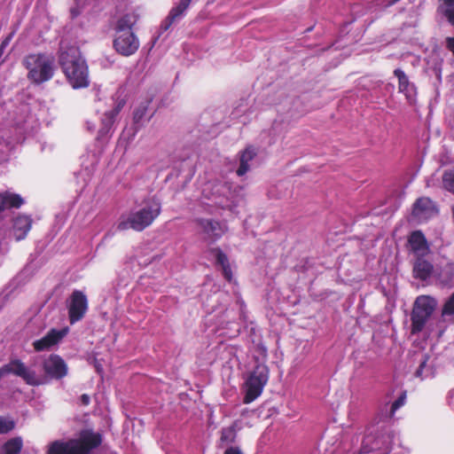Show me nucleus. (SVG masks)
<instances>
[{
	"label": "nucleus",
	"mask_w": 454,
	"mask_h": 454,
	"mask_svg": "<svg viewBox=\"0 0 454 454\" xmlns=\"http://www.w3.org/2000/svg\"><path fill=\"white\" fill-rule=\"evenodd\" d=\"M59 62L68 82L74 89L89 86L88 66L76 49L70 48L60 52Z\"/></svg>",
	"instance_id": "nucleus-1"
},
{
	"label": "nucleus",
	"mask_w": 454,
	"mask_h": 454,
	"mask_svg": "<svg viewBox=\"0 0 454 454\" xmlns=\"http://www.w3.org/2000/svg\"><path fill=\"white\" fill-rule=\"evenodd\" d=\"M54 63V57L45 53H31L23 59V65L28 70V80L37 85L53 77Z\"/></svg>",
	"instance_id": "nucleus-2"
},
{
	"label": "nucleus",
	"mask_w": 454,
	"mask_h": 454,
	"mask_svg": "<svg viewBox=\"0 0 454 454\" xmlns=\"http://www.w3.org/2000/svg\"><path fill=\"white\" fill-rule=\"evenodd\" d=\"M160 204L154 202L131 213L127 220L119 223L118 229L120 231H125L131 228L136 231H142L154 222L160 215Z\"/></svg>",
	"instance_id": "nucleus-3"
},
{
	"label": "nucleus",
	"mask_w": 454,
	"mask_h": 454,
	"mask_svg": "<svg viewBox=\"0 0 454 454\" xmlns=\"http://www.w3.org/2000/svg\"><path fill=\"white\" fill-rule=\"evenodd\" d=\"M436 306V300L429 295L417 297L411 313V333L412 335L419 333L424 329Z\"/></svg>",
	"instance_id": "nucleus-4"
},
{
	"label": "nucleus",
	"mask_w": 454,
	"mask_h": 454,
	"mask_svg": "<svg viewBox=\"0 0 454 454\" xmlns=\"http://www.w3.org/2000/svg\"><path fill=\"white\" fill-rule=\"evenodd\" d=\"M1 372L4 377L6 375H13L22 379V380L28 386L38 387L44 384L43 377L36 374L35 371L29 369L26 364L19 359H11L7 364L0 367Z\"/></svg>",
	"instance_id": "nucleus-5"
},
{
	"label": "nucleus",
	"mask_w": 454,
	"mask_h": 454,
	"mask_svg": "<svg viewBox=\"0 0 454 454\" xmlns=\"http://www.w3.org/2000/svg\"><path fill=\"white\" fill-rule=\"evenodd\" d=\"M268 380L269 370L267 366L262 364L255 366L245 382L246 393L243 403L248 404L259 397Z\"/></svg>",
	"instance_id": "nucleus-6"
},
{
	"label": "nucleus",
	"mask_w": 454,
	"mask_h": 454,
	"mask_svg": "<svg viewBox=\"0 0 454 454\" xmlns=\"http://www.w3.org/2000/svg\"><path fill=\"white\" fill-rule=\"evenodd\" d=\"M89 308L87 296L80 290H74L71 295L68 309V318L71 325L81 321Z\"/></svg>",
	"instance_id": "nucleus-7"
},
{
	"label": "nucleus",
	"mask_w": 454,
	"mask_h": 454,
	"mask_svg": "<svg viewBox=\"0 0 454 454\" xmlns=\"http://www.w3.org/2000/svg\"><path fill=\"white\" fill-rule=\"evenodd\" d=\"M43 370L45 377L43 380L47 382L46 378L51 380H62L67 375L68 368L65 360L57 354H51L47 359L43 362Z\"/></svg>",
	"instance_id": "nucleus-8"
},
{
	"label": "nucleus",
	"mask_w": 454,
	"mask_h": 454,
	"mask_svg": "<svg viewBox=\"0 0 454 454\" xmlns=\"http://www.w3.org/2000/svg\"><path fill=\"white\" fill-rule=\"evenodd\" d=\"M114 47L118 53L130 56L138 50L139 41L134 33H116Z\"/></svg>",
	"instance_id": "nucleus-9"
},
{
	"label": "nucleus",
	"mask_w": 454,
	"mask_h": 454,
	"mask_svg": "<svg viewBox=\"0 0 454 454\" xmlns=\"http://www.w3.org/2000/svg\"><path fill=\"white\" fill-rule=\"evenodd\" d=\"M81 454H90V450L102 443V435L90 430H84L78 439H72Z\"/></svg>",
	"instance_id": "nucleus-10"
},
{
	"label": "nucleus",
	"mask_w": 454,
	"mask_h": 454,
	"mask_svg": "<svg viewBox=\"0 0 454 454\" xmlns=\"http://www.w3.org/2000/svg\"><path fill=\"white\" fill-rule=\"evenodd\" d=\"M408 247L414 257L430 254L429 244L421 231H414L409 235Z\"/></svg>",
	"instance_id": "nucleus-11"
},
{
	"label": "nucleus",
	"mask_w": 454,
	"mask_h": 454,
	"mask_svg": "<svg viewBox=\"0 0 454 454\" xmlns=\"http://www.w3.org/2000/svg\"><path fill=\"white\" fill-rule=\"evenodd\" d=\"M194 222L212 241L221 239L226 231L219 221L214 219L196 218Z\"/></svg>",
	"instance_id": "nucleus-12"
},
{
	"label": "nucleus",
	"mask_w": 454,
	"mask_h": 454,
	"mask_svg": "<svg viewBox=\"0 0 454 454\" xmlns=\"http://www.w3.org/2000/svg\"><path fill=\"white\" fill-rule=\"evenodd\" d=\"M66 330L51 329L43 338L33 342V348L36 352L47 350L58 344L66 335Z\"/></svg>",
	"instance_id": "nucleus-13"
},
{
	"label": "nucleus",
	"mask_w": 454,
	"mask_h": 454,
	"mask_svg": "<svg viewBox=\"0 0 454 454\" xmlns=\"http://www.w3.org/2000/svg\"><path fill=\"white\" fill-rule=\"evenodd\" d=\"M427 255L416 256L412 267L413 278L421 281L427 280L434 272L433 262L427 259Z\"/></svg>",
	"instance_id": "nucleus-14"
},
{
	"label": "nucleus",
	"mask_w": 454,
	"mask_h": 454,
	"mask_svg": "<svg viewBox=\"0 0 454 454\" xmlns=\"http://www.w3.org/2000/svg\"><path fill=\"white\" fill-rule=\"evenodd\" d=\"M123 103L119 102L112 110L104 114L101 118V127L98 129V139H103L110 134L116 117L120 114Z\"/></svg>",
	"instance_id": "nucleus-15"
},
{
	"label": "nucleus",
	"mask_w": 454,
	"mask_h": 454,
	"mask_svg": "<svg viewBox=\"0 0 454 454\" xmlns=\"http://www.w3.org/2000/svg\"><path fill=\"white\" fill-rule=\"evenodd\" d=\"M33 220L25 215H18L13 221V235L16 240L24 239L31 230Z\"/></svg>",
	"instance_id": "nucleus-16"
},
{
	"label": "nucleus",
	"mask_w": 454,
	"mask_h": 454,
	"mask_svg": "<svg viewBox=\"0 0 454 454\" xmlns=\"http://www.w3.org/2000/svg\"><path fill=\"white\" fill-rule=\"evenodd\" d=\"M210 252L215 256V263L222 269L223 278L228 281L231 282L233 278L232 270L229 262L228 256L223 252L220 247H214Z\"/></svg>",
	"instance_id": "nucleus-17"
},
{
	"label": "nucleus",
	"mask_w": 454,
	"mask_h": 454,
	"mask_svg": "<svg viewBox=\"0 0 454 454\" xmlns=\"http://www.w3.org/2000/svg\"><path fill=\"white\" fill-rule=\"evenodd\" d=\"M47 454H81L74 441H55L51 443Z\"/></svg>",
	"instance_id": "nucleus-18"
},
{
	"label": "nucleus",
	"mask_w": 454,
	"mask_h": 454,
	"mask_svg": "<svg viewBox=\"0 0 454 454\" xmlns=\"http://www.w3.org/2000/svg\"><path fill=\"white\" fill-rule=\"evenodd\" d=\"M24 200L20 194L4 192L0 193V213L9 208H20Z\"/></svg>",
	"instance_id": "nucleus-19"
},
{
	"label": "nucleus",
	"mask_w": 454,
	"mask_h": 454,
	"mask_svg": "<svg viewBox=\"0 0 454 454\" xmlns=\"http://www.w3.org/2000/svg\"><path fill=\"white\" fill-rule=\"evenodd\" d=\"M192 1V0H180L179 4L170 10L168 17L161 25L162 28L167 30L176 19L181 17L189 7Z\"/></svg>",
	"instance_id": "nucleus-20"
},
{
	"label": "nucleus",
	"mask_w": 454,
	"mask_h": 454,
	"mask_svg": "<svg viewBox=\"0 0 454 454\" xmlns=\"http://www.w3.org/2000/svg\"><path fill=\"white\" fill-rule=\"evenodd\" d=\"M256 151L253 146H247L239 153V167L236 173L239 176H244L249 170V162L255 157Z\"/></svg>",
	"instance_id": "nucleus-21"
},
{
	"label": "nucleus",
	"mask_w": 454,
	"mask_h": 454,
	"mask_svg": "<svg viewBox=\"0 0 454 454\" xmlns=\"http://www.w3.org/2000/svg\"><path fill=\"white\" fill-rule=\"evenodd\" d=\"M433 209V201L427 197H421L414 202L412 215L416 217H423L428 215Z\"/></svg>",
	"instance_id": "nucleus-22"
},
{
	"label": "nucleus",
	"mask_w": 454,
	"mask_h": 454,
	"mask_svg": "<svg viewBox=\"0 0 454 454\" xmlns=\"http://www.w3.org/2000/svg\"><path fill=\"white\" fill-rule=\"evenodd\" d=\"M394 75L398 79L399 92L403 93L407 98H411L414 85L410 82L405 73L402 69L396 68L394 70Z\"/></svg>",
	"instance_id": "nucleus-23"
},
{
	"label": "nucleus",
	"mask_w": 454,
	"mask_h": 454,
	"mask_svg": "<svg viewBox=\"0 0 454 454\" xmlns=\"http://www.w3.org/2000/svg\"><path fill=\"white\" fill-rule=\"evenodd\" d=\"M437 12L454 27V0H439Z\"/></svg>",
	"instance_id": "nucleus-24"
},
{
	"label": "nucleus",
	"mask_w": 454,
	"mask_h": 454,
	"mask_svg": "<svg viewBox=\"0 0 454 454\" xmlns=\"http://www.w3.org/2000/svg\"><path fill=\"white\" fill-rule=\"evenodd\" d=\"M136 17L130 14H125L121 17L116 23L115 32L116 33H133L132 28L136 24Z\"/></svg>",
	"instance_id": "nucleus-25"
},
{
	"label": "nucleus",
	"mask_w": 454,
	"mask_h": 454,
	"mask_svg": "<svg viewBox=\"0 0 454 454\" xmlns=\"http://www.w3.org/2000/svg\"><path fill=\"white\" fill-rule=\"evenodd\" d=\"M22 448L23 442L20 436L9 439L2 447L4 454H20Z\"/></svg>",
	"instance_id": "nucleus-26"
},
{
	"label": "nucleus",
	"mask_w": 454,
	"mask_h": 454,
	"mask_svg": "<svg viewBox=\"0 0 454 454\" xmlns=\"http://www.w3.org/2000/svg\"><path fill=\"white\" fill-rule=\"evenodd\" d=\"M237 436L236 423L231 426L223 427L221 430L220 442L222 444H229L235 442Z\"/></svg>",
	"instance_id": "nucleus-27"
},
{
	"label": "nucleus",
	"mask_w": 454,
	"mask_h": 454,
	"mask_svg": "<svg viewBox=\"0 0 454 454\" xmlns=\"http://www.w3.org/2000/svg\"><path fill=\"white\" fill-rule=\"evenodd\" d=\"M442 183L446 191L454 194V166L443 172Z\"/></svg>",
	"instance_id": "nucleus-28"
},
{
	"label": "nucleus",
	"mask_w": 454,
	"mask_h": 454,
	"mask_svg": "<svg viewBox=\"0 0 454 454\" xmlns=\"http://www.w3.org/2000/svg\"><path fill=\"white\" fill-rule=\"evenodd\" d=\"M15 425L12 419L0 416V434L10 433L15 428Z\"/></svg>",
	"instance_id": "nucleus-29"
},
{
	"label": "nucleus",
	"mask_w": 454,
	"mask_h": 454,
	"mask_svg": "<svg viewBox=\"0 0 454 454\" xmlns=\"http://www.w3.org/2000/svg\"><path fill=\"white\" fill-rule=\"evenodd\" d=\"M442 314L443 316H451L454 315V293L450 295L448 301L444 303Z\"/></svg>",
	"instance_id": "nucleus-30"
},
{
	"label": "nucleus",
	"mask_w": 454,
	"mask_h": 454,
	"mask_svg": "<svg viewBox=\"0 0 454 454\" xmlns=\"http://www.w3.org/2000/svg\"><path fill=\"white\" fill-rule=\"evenodd\" d=\"M146 112H147V106L142 105V106H139L137 108H136V110L134 111V114H133L134 122L139 123L143 120L145 115L146 114Z\"/></svg>",
	"instance_id": "nucleus-31"
},
{
	"label": "nucleus",
	"mask_w": 454,
	"mask_h": 454,
	"mask_svg": "<svg viewBox=\"0 0 454 454\" xmlns=\"http://www.w3.org/2000/svg\"><path fill=\"white\" fill-rule=\"evenodd\" d=\"M406 398L405 393H403L391 405V414H394L400 407L404 404Z\"/></svg>",
	"instance_id": "nucleus-32"
},
{
	"label": "nucleus",
	"mask_w": 454,
	"mask_h": 454,
	"mask_svg": "<svg viewBox=\"0 0 454 454\" xmlns=\"http://www.w3.org/2000/svg\"><path fill=\"white\" fill-rule=\"evenodd\" d=\"M445 46L448 51H450L454 56V35L449 36L445 40Z\"/></svg>",
	"instance_id": "nucleus-33"
},
{
	"label": "nucleus",
	"mask_w": 454,
	"mask_h": 454,
	"mask_svg": "<svg viewBox=\"0 0 454 454\" xmlns=\"http://www.w3.org/2000/svg\"><path fill=\"white\" fill-rule=\"evenodd\" d=\"M224 454H243V453L238 447H230L224 451Z\"/></svg>",
	"instance_id": "nucleus-34"
},
{
	"label": "nucleus",
	"mask_w": 454,
	"mask_h": 454,
	"mask_svg": "<svg viewBox=\"0 0 454 454\" xmlns=\"http://www.w3.org/2000/svg\"><path fill=\"white\" fill-rule=\"evenodd\" d=\"M81 402L83 405H89L90 398L87 394H82L81 395Z\"/></svg>",
	"instance_id": "nucleus-35"
},
{
	"label": "nucleus",
	"mask_w": 454,
	"mask_h": 454,
	"mask_svg": "<svg viewBox=\"0 0 454 454\" xmlns=\"http://www.w3.org/2000/svg\"><path fill=\"white\" fill-rule=\"evenodd\" d=\"M10 39H11V35H10V36H8L7 38H5V39L2 42V43H1V45H0V49H2V51H3V52H4V47L9 43Z\"/></svg>",
	"instance_id": "nucleus-36"
},
{
	"label": "nucleus",
	"mask_w": 454,
	"mask_h": 454,
	"mask_svg": "<svg viewBox=\"0 0 454 454\" xmlns=\"http://www.w3.org/2000/svg\"><path fill=\"white\" fill-rule=\"evenodd\" d=\"M258 349L261 351L262 355H266L267 348L263 345H258Z\"/></svg>",
	"instance_id": "nucleus-37"
},
{
	"label": "nucleus",
	"mask_w": 454,
	"mask_h": 454,
	"mask_svg": "<svg viewBox=\"0 0 454 454\" xmlns=\"http://www.w3.org/2000/svg\"><path fill=\"white\" fill-rule=\"evenodd\" d=\"M425 364H426V361H424V362L419 365V369H418V371H417V374L421 373V370H422V368L425 366Z\"/></svg>",
	"instance_id": "nucleus-38"
},
{
	"label": "nucleus",
	"mask_w": 454,
	"mask_h": 454,
	"mask_svg": "<svg viewBox=\"0 0 454 454\" xmlns=\"http://www.w3.org/2000/svg\"><path fill=\"white\" fill-rule=\"evenodd\" d=\"M71 13H72L73 18H74L78 15V12H76L75 10H71Z\"/></svg>",
	"instance_id": "nucleus-39"
},
{
	"label": "nucleus",
	"mask_w": 454,
	"mask_h": 454,
	"mask_svg": "<svg viewBox=\"0 0 454 454\" xmlns=\"http://www.w3.org/2000/svg\"><path fill=\"white\" fill-rule=\"evenodd\" d=\"M3 307H4V303L2 301H0V311L2 310Z\"/></svg>",
	"instance_id": "nucleus-40"
},
{
	"label": "nucleus",
	"mask_w": 454,
	"mask_h": 454,
	"mask_svg": "<svg viewBox=\"0 0 454 454\" xmlns=\"http://www.w3.org/2000/svg\"><path fill=\"white\" fill-rule=\"evenodd\" d=\"M3 53L4 52L2 51V49H0V58L2 57Z\"/></svg>",
	"instance_id": "nucleus-41"
},
{
	"label": "nucleus",
	"mask_w": 454,
	"mask_h": 454,
	"mask_svg": "<svg viewBox=\"0 0 454 454\" xmlns=\"http://www.w3.org/2000/svg\"><path fill=\"white\" fill-rule=\"evenodd\" d=\"M452 213H453V215H454V207H453V209H452Z\"/></svg>",
	"instance_id": "nucleus-42"
}]
</instances>
